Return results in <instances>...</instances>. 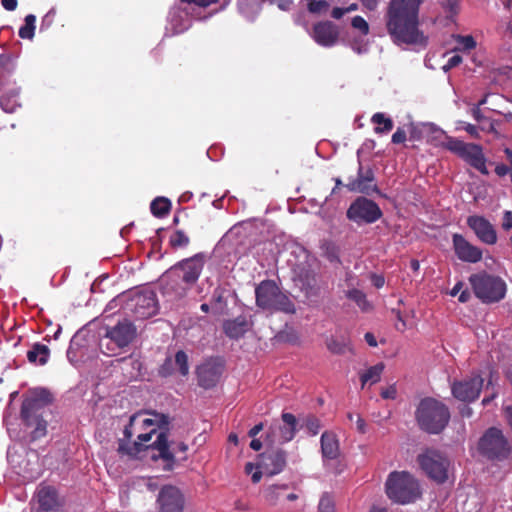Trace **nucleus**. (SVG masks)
<instances>
[{"label":"nucleus","mask_w":512,"mask_h":512,"mask_svg":"<svg viewBox=\"0 0 512 512\" xmlns=\"http://www.w3.org/2000/svg\"><path fill=\"white\" fill-rule=\"evenodd\" d=\"M126 308L136 319H147L157 313L158 303L153 291L134 294L127 302Z\"/></svg>","instance_id":"13"},{"label":"nucleus","mask_w":512,"mask_h":512,"mask_svg":"<svg viewBox=\"0 0 512 512\" xmlns=\"http://www.w3.org/2000/svg\"><path fill=\"white\" fill-rule=\"evenodd\" d=\"M282 424L271 426L268 437L272 436V442L284 444L291 441L297 432V418L289 412H283L281 415Z\"/></svg>","instance_id":"19"},{"label":"nucleus","mask_w":512,"mask_h":512,"mask_svg":"<svg viewBox=\"0 0 512 512\" xmlns=\"http://www.w3.org/2000/svg\"><path fill=\"white\" fill-rule=\"evenodd\" d=\"M263 423H259L257 425H255L254 427H252L249 432H248V436L251 437V438H254L256 435H258L262 430H263Z\"/></svg>","instance_id":"59"},{"label":"nucleus","mask_w":512,"mask_h":512,"mask_svg":"<svg viewBox=\"0 0 512 512\" xmlns=\"http://www.w3.org/2000/svg\"><path fill=\"white\" fill-rule=\"evenodd\" d=\"M505 416L507 418L509 425L512 427V406H507L505 408Z\"/></svg>","instance_id":"64"},{"label":"nucleus","mask_w":512,"mask_h":512,"mask_svg":"<svg viewBox=\"0 0 512 512\" xmlns=\"http://www.w3.org/2000/svg\"><path fill=\"white\" fill-rule=\"evenodd\" d=\"M2 6L7 11H14L17 8L18 1L17 0H2Z\"/></svg>","instance_id":"55"},{"label":"nucleus","mask_w":512,"mask_h":512,"mask_svg":"<svg viewBox=\"0 0 512 512\" xmlns=\"http://www.w3.org/2000/svg\"><path fill=\"white\" fill-rule=\"evenodd\" d=\"M205 264V255L203 253H197L192 257L183 259L176 263L171 270L172 271H181L182 276L181 279L185 284L193 285L195 284L203 270Z\"/></svg>","instance_id":"17"},{"label":"nucleus","mask_w":512,"mask_h":512,"mask_svg":"<svg viewBox=\"0 0 512 512\" xmlns=\"http://www.w3.org/2000/svg\"><path fill=\"white\" fill-rule=\"evenodd\" d=\"M364 339H365V341L367 342V344L369 346H371V347H376L377 346L376 338H375V336L371 332H367L364 335Z\"/></svg>","instance_id":"60"},{"label":"nucleus","mask_w":512,"mask_h":512,"mask_svg":"<svg viewBox=\"0 0 512 512\" xmlns=\"http://www.w3.org/2000/svg\"><path fill=\"white\" fill-rule=\"evenodd\" d=\"M224 370V361L210 358L197 367L196 374L199 386L210 389L216 386Z\"/></svg>","instance_id":"16"},{"label":"nucleus","mask_w":512,"mask_h":512,"mask_svg":"<svg viewBox=\"0 0 512 512\" xmlns=\"http://www.w3.org/2000/svg\"><path fill=\"white\" fill-rule=\"evenodd\" d=\"M320 442L323 458L334 460L339 456V442L334 433L325 431L321 435Z\"/></svg>","instance_id":"28"},{"label":"nucleus","mask_w":512,"mask_h":512,"mask_svg":"<svg viewBox=\"0 0 512 512\" xmlns=\"http://www.w3.org/2000/svg\"><path fill=\"white\" fill-rule=\"evenodd\" d=\"M465 130L467 131V133H469L471 136L477 138L478 137V129L475 125L473 124H467L465 126Z\"/></svg>","instance_id":"62"},{"label":"nucleus","mask_w":512,"mask_h":512,"mask_svg":"<svg viewBox=\"0 0 512 512\" xmlns=\"http://www.w3.org/2000/svg\"><path fill=\"white\" fill-rule=\"evenodd\" d=\"M461 62H462V57L458 54H455L448 59L447 63L444 65L443 69L445 71H448V70L458 66Z\"/></svg>","instance_id":"49"},{"label":"nucleus","mask_w":512,"mask_h":512,"mask_svg":"<svg viewBox=\"0 0 512 512\" xmlns=\"http://www.w3.org/2000/svg\"><path fill=\"white\" fill-rule=\"evenodd\" d=\"M385 491L390 500L405 505L415 502L422 495L418 480L406 471H393L388 475Z\"/></svg>","instance_id":"5"},{"label":"nucleus","mask_w":512,"mask_h":512,"mask_svg":"<svg viewBox=\"0 0 512 512\" xmlns=\"http://www.w3.org/2000/svg\"><path fill=\"white\" fill-rule=\"evenodd\" d=\"M345 8H340V7H335L333 8L332 12H331V16L334 18V19H340L343 17V15L345 14Z\"/></svg>","instance_id":"61"},{"label":"nucleus","mask_w":512,"mask_h":512,"mask_svg":"<svg viewBox=\"0 0 512 512\" xmlns=\"http://www.w3.org/2000/svg\"><path fill=\"white\" fill-rule=\"evenodd\" d=\"M417 461L430 479L438 484L447 481L450 462L442 453L434 449H427L418 455Z\"/></svg>","instance_id":"10"},{"label":"nucleus","mask_w":512,"mask_h":512,"mask_svg":"<svg viewBox=\"0 0 512 512\" xmlns=\"http://www.w3.org/2000/svg\"><path fill=\"white\" fill-rule=\"evenodd\" d=\"M24 25L19 29V37L22 39H32L35 34L36 17L33 14H28L24 19Z\"/></svg>","instance_id":"37"},{"label":"nucleus","mask_w":512,"mask_h":512,"mask_svg":"<svg viewBox=\"0 0 512 512\" xmlns=\"http://www.w3.org/2000/svg\"><path fill=\"white\" fill-rule=\"evenodd\" d=\"M121 362L124 364H129L134 369H137V370H140V368H141V362L139 360L133 359L132 357L123 358V359H121Z\"/></svg>","instance_id":"56"},{"label":"nucleus","mask_w":512,"mask_h":512,"mask_svg":"<svg viewBox=\"0 0 512 512\" xmlns=\"http://www.w3.org/2000/svg\"><path fill=\"white\" fill-rule=\"evenodd\" d=\"M452 243L455 254L461 261L477 263L482 259V250L471 244L463 235L458 233L453 234Z\"/></svg>","instance_id":"21"},{"label":"nucleus","mask_w":512,"mask_h":512,"mask_svg":"<svg viewBox=\"0 0 512 512\" xmlns=\"http://www.w3.org/2000/svg\"><path fill=\"white\" fill-rule=\"evenodd\" d=\"M371 122L376 124V127L374 128V132L376 134L388 133L394 127L392 119L386 117L385 114L381 112L375 113L371 118Z\"/></svg>","instance_id":"33"},{"label":"nucleus","mask_w":512,"mask_h":512,"mask_svg":"<svg viewBox=\"0 0 512 512\" xmlns=\"http://www.w3.org/2000/svg\"><path fill=\"white\" fill-rule=\"evenodd\" d=\"M469 283L475 296L483 303H496L506 295V283L499 276L481 271L470 275Z\"/></svg>","instance_id":"7"},{"label":"nucleus","mask_w":512,"mask_h":512,"mask_svg":"<svg viewBox=\"0 0 512 512\" xmlns=\"http://www.w3.org/2000/svg\"><path fill=\"white\" fill-rule=\"evenodd\" d=\"M472 116L478 122L481 121L484 118V116H483V114H482V112H481L479 107H474L472 109Z\"/></svg>","instance_id":"63"},{"label":"nucleus","mask_w":512,"mask_h":512,"mask_svg":"<svg viewBox=\"0 0 512 512\" xmlns=\"http://www.w3.org/2000/svg\"><path fill=\"white\" fill-rule=\"evenodd\" d=\"M415 418L423 431L429 434H439L450 420V411L441 401L427 397L420 401Z\"/></svg>","instance_id":"4"},{"label":"nucleus","mask_w":512,"mask_h":512,"mask_svg":"<svg viewBox=\"0 0 512 512\" xmlns=\"http://www.w3.org/2000/svg\"><path fill=\"white\" fill-rule=\"evenodd\" d=\"M299 281L302 285V290L305 291L307 295L316 294V275L311 270H302L298 274Z\"/></svg>","instance_id":"34"},{"label":"nucleus","mask_w":512,"mask_h":512,"mask_svg":"<svg viewBox=\"0 0 512 512\" xmlns=\"http://www.w3.org/2000/svg\"><path fill=\"white\" fill-rule=\"evenodd\" d=\"M346 297L354 301L358 305V307L363 311H367L371 308V305L367 300L365 293L359 289L348 290L346 292Z\"/></svg>","instance_id":"36"},{"label":"nucleus","mask_w":512,"mask_h":512,"mask_svg":"<svg viewBox=\"0 0 512 512\" xmlns=\"http://www.w3.org/2000/svg\"><path fill=\"white\" fill-rule=\"evenodd\" d=\"M351 24L353 28L359 30L363 35H367L369 33V25L363 17H353Z\"/></svg>","instance_id":"45"},{"label":"nucleus","mask_w":512,"mask_h":512,"mask_svg":"<svg viewBox=\"0 0 512 512\" xmlns=\"http://www.w3.org/2000/svg\"><path fill=\"white\" fill-rule=\"evenodd\" d=\"M182 2L188 3V4H194L199 7H208L211 4L217 3L219 0H181Z\"/></svg>","instance_id":"52"},{"label":"nucleus","mask_w":512,"mask_h":512,"mask_svg":"<svg viewBox=\"0 0 512 512\" xmlns=\"http://www.w3.org/2000/svg\"><path fill=\"white\" fill-rule=\"evenodd\" d=\"M467 225L481 242L487 245H494L497 242L496 229L484 216H469L467 218Z\"/></svg>","instance_id":"20"},{"label":"nucleus","mask_w":512,"mask_h":512,"mask_svg":"<svg viewBox=\"0 0 512 512\" xmlns=\"http://www.w3.org/2000/svg\"><path fill=\"white\" fill-rule=\"evenodd\" d=\"M337 27L330 21L319 22L313 27V38L322 46H333L338 40Z\"/></svg>","instance_id":"25"},{"label":"nucleus","mask_w":512,"mask_h":512,"mask_svg":"<svg viewBox=\"0 0 512 512\" xmlns=\"http://www.w3.org/2000/svg\"><path fill=\"white\" fill-rule=\"evenodd\" d=\"M256 305L268 311L294 314L296 307L273 280H263L255 288Z\"/></svg>","instance_id":"6"},{"label":"nucleus","mask_w":512,"mask_h":512,"mask_svg":"<svg viewBox=\"0 0 512 512\" xmlns=\"http://www.w3.org/2000/svg\"><path fill=\"white\" fill-rule=\"evenodd\" d=\"M323 256L330 262V263H340L339 258V249L337 246L333 243H326L323 246Z\"/></svg>","instance_id":"43"},{"label":"nucleus","mask_w":512,"mask_h":512,"mask_svg":"<svg viewBox=\"0 0 512 512\" xmlns=\"http://www.w3.org/2000/svg\"><path fill=\"white\" fill-rule=\"evenodd\" d=\"M52 401V394L44 388L32 391L23 399L20 418L26 427L33 428L30 434L32 441L46 436L48 423L44 419L43 413Z\"/></svg>","instance_id":"2"},{"label":"nucleus","mask_w":512,"mask_h":512,"mask_svg":"<svg viewBox=\"0 0 512 512\" xmlns=\"http://www.w3.org/2000/svg\"><path fill=\"white\" fill-rule=\"evenodd\" d=\"M189 243L190 239L183 230L174 231L169 238V244L174 249L186 247Z\"/></svg>","instance_id":"39"},{"label":"nucleus","mask_w":512,"mask_h":512,"mask_svg":"<svg viewBox=\"0 0 512 512\" xmlns=\"http://www.w3.org/2000/svg\"><path fill=\"white\" fill-rule=\"evenodd\" d=\"M446 141L442 143V147L454 153L471 167L478 170L483 175H488L486 167V158L480 145L474 143H465L454 137L445 136Z\"/></svg>","instance_id":"9"},{"label":"nucleus","mask_w":512,"mask_h":512,"mask_svg":"<svg viewBox=\"0 0 512 512\" xmlns=\"http://www.w3.org/2000/svg\"><path fill=\"white\" fill-rule=\"evenodd\" d=\"M50 358V349L47 345L42 343H34L31 349L27 352V359L34 365H45Z\"/></svg>","instance_id":"29"},{"label":"nucleus","mask_w":512,"mask_h":512,"mask_svg":"<svg viewBox=\"0 0 512 512\" xmlns=\"http://www.w3.org/2000/svg\"><path fill=\"white\" fill-rule=\"evenodd\" d=\"M327 349L333 354H344L347 348V343L344 339H336L334 337H330L326 340Z\"/></svg>","instance_id":"41"},{"label":"nucleus","mask_w":512,"mask_h":512,"mask_svg":"<svg viewBox=\"0 0 512 512\" xmlns=\"http://www.w3.org/2000/svg\"><path fill=\"white\" fill-rule=\"evenodd\" d=\"M137 415H132L129 419V423L128 425L125 426L124 428V431H123V434H124V438L123 439H126V440H131L132 436H133V427L137 421Z\"/></svg>","instance_id":"48"},{"label":"nucleus","mask_w":512,"mask_h":512,"mask_svg":"<svg viewBox=\"0 0 512 512\" xmlns=\"http://www.w3.org/2000/svg\"><path fill=\"white\" fill-rule=\"evenodd\" d=\"M344 186L350 192L361 193L364 195H371L372 193L379 194V189L375 182L374 171L370 167H364L361 163H359L357 169V176L355 178H351Z\"/></svg>","instance_id":"15"},{"label":"nucleus","mask_w":512,"mask_h":512,"mask_svg":"<svg viewBox=\"0 0 512 512\" xmlns=\"http://www.w3.org/2000/svg\"><path fill=\"white\" fill-rule=\"evenodd\" d=\"M302 428H305L312 436L317 435L322 427L321 421L313 414H309L302 419Z\"/></svg>","instance_id":"38"},{"label":"nucleus","mask_w":512,"mask_h":512,"mask_svg":"<svg viewBox=\"0 0 512 512\" xmlns=\"http://www.w3.org/2000/svg\"><path fill=\"white\" fill-rule=\"evenodd\" d=\"M154 416L155 419H144L142 424L148 427L156 423L160 431L153 428L147 433L139 434L137 442L143 443V451L148 449L157 450L158 454L151 455V458L153 460H164L167 463V469H172L175 463V457L170 450L168 441L169 417L164 414H154Z\"/></svg>","instance_id":"3"},{"label":"nucleus","mask_w":512,"mask_h":512,"mask_svg":"<svg viewBox=\"0 0 512 512\" xmlns=\"http://www.w3.org/2000/svg\"><path fill=\"white\" fill-rule=\"evenodd\" d=\"M319 512H335V499L333 495L328 492L322 494L319 504H318Z\"/></svg>","instance_id":"42"},{"label":"nucleus","mask_w":512,"mask_h":512,"mask_svg":"<svg viewBox=\"0 0 512 512\" xmlns=\"http://www.w3.org/2000/svg\"><path fill=\"white\" fill-rule=\"evenodd\" d=\"M423 0H390L385 14L386 28L395 44L426 46L428 38L419 29V8Z\"/></svg>","instance_id":"1"},{"label":"nucleus","mask_w":512,"mask_h":512,"mask_svg":"<svg viewBox=\"0 0 512 512\" xmlns=\"http://www.w3.org/2000/svg\"><path fill=\"white\" fill-rule=\"evenodd\" d=\"M362 5L369 11H374L378 6V0H360Z\"/></svg>","instance_id":"58"},{"label":"nucleus","mask_w":512,"mask_h":512,"mask_svg":"<svg viewBox=\"0 0 512 512\" xmlns=\"http://www.w3.org/2000/svg\"><path fill=\"white\" fill-rule=\"evenodd\" d=\"M384 368V363L380 362L374 366H371L364 373H362L360 376L362 387H364L368 382H370V384L379 382Z\"/></svg>","instance_id":"32"},{"label":"nucleus","mask_w":512,"mask_h":512,"mask_svg":"<svg viewBox=\"0 0 512 512\" xmlns=\"http://www.w3.org/2000/svg\"><path fill=\"white\" fill-rule=\"evenodd\" d=\"M510 171V168L505 165V164H498L496 167H495V173L499 176V177H503L505 175H507Z\"/></svg>","instance_id":"57"},{"label":"nucleus","mask_w":512,"mask_h":512,"mask_svg":"<svg viewBox=\"0 0 512 512\" xmlns=\"http://www.w3.org/2000/svg\"><path fill=\"white\" fill-rule=\"evenodd\" d=\"M157 502L159 512H182L184 508V497L181 491L172 485L162 487Z\"/></svg>","instance_id":"18"},{"label":"nucleus","mask_w":512,"mask_h":512,"mask_svg":"<svg viewBox=\"0 0 512 512\" xmlns=\"http://www.w3.org/2000/svg\"><path fill=\"white\" fill-rule=\"evenodd\" d=\"M502 228L505 231H509L512 228V212L505 211L502 219Z\"/></svg>","instance_id":"51"},{"label":"nucleus","mask_w":512,"mask_h":512,"mask_svg":"<svg viewBox=\"0 0 512 512\" xmlns=\"http://www.w3.org/2000/svg\"><path fill=\"white\" fill-rule=\"evenodd\" d=\"M151 213L158 218H162L169 214L171 210V202L168 198L157 197L150 204Z\"/></svg>","instance_id":"35"},{"label":"nucleus","mask_w":512,"mask_h":512,"mask_svg":"<svg viewBox=\"0 0 512 512\" xmlns=\"http://www.w3.org/2000/svg\"><path fill=\"white\" fill-rule=\"evenodd\" d=\"M211 308L214 313L221 314L226 307V300L223 296V291L219 288L215 289L211 297Z\"/></svg>","instance_id":"40"},{"label":"nucleus","mask_w":512,"mask_h":512,"mask_svg":"<svg viewBox=\"0 0 512 512\" xmlns=\"http://www.w3.org/2000/svg\"><path fill=\"white\" fill-rule=\"evenodd\" d=\"M307 9L310 13L321 14L327 11L329 3L326 0H306Z\"/></svg>","instance_id":"44"},{"label":"nucleus","mask_w":512,"mask_h":512,"mask_svg":"<svg viewBox=\"0 0 512 512\" xmlns=\"http://www.w3.org/2000/svg\"><path fill=\"white\" fill-rule=\"evenodd\" d=\"M106 336L115 342L119 348H123L129 345L136 337V327L125 319L108 329Z\"/></svg>","instance_id":"23"},{"label":"nucleus","mask_w":512,"mask_h":512,"mask_svg":"<svg viewBox=\"0 0 512 512\" xmlns=\"http://www.w3.org/2000/svg\"><path fill=\"white\" fill-rule=\"evenodd\" d=\"M251 323L246 316L240 315L234 319L226 320L223 323V331L225 335L234 340L243 337L250 329Z\"/></svg>","instance_id":"27"},{"label":"nucleus","mask_w":512,"mask_h":512,"mask_svg":"<svg viewBox=\"0 0 512 512\" xmlns=\"http://www.w3.org/2000/svg\"><path fill=\"white\" fill-rule=\"evenodd\" d=\"M489 390H491L490 394L486 395L482 400V404L484 406H487L491 401H493L497 397V394H498L491 378L489 379V381L486 385V391L488 392Z\"/></svg>","instance_id":"47"},{"label":"nucleus","mask_w":512,"mask_h":512,"mask_svg":"<svg viewBox=\"0 0 512 512\" xmlns=\"http://www.w3.org/2000/svg\"><path fill=\"white\" fill-rule=\"evenodd\" d=\"M406 140V132L402 128H398L392 135V143L401 144Z\"/></svg>","instance_id":"50"},{"label":"nucleus","mask_w":512,"mask_h":512,"mask_svg":"<svg viewBox=\"0 0 512 512\" xmlns=\"http://www.w3.org/2000/svg\"><path fill=\"white\" fill-rule=\"evenodd\" d=\"M36 498L39 509L44 512H57L61 506L57 489L50 485H40Z\"/></svg>","instance_id":"24"},{"label":"nucleus","mask_w":512,"mask_h":512,"mask_svg":"<svg viewBox=\"0 0 512 512\" xmlns=\"http://www.w3.org/2000/svg\"><path fill=\"white\" fill-rule=\"evenodd\" d=\"M370 278L374 287L378 289L382 288L385 284V278L382 275L372 274Z\"/></svg>","instance_id":"53"},{"label":"nucleus","mask_w":512,"mask_h":512,"mask_svg":"<svg viewBox=\"0 0 512 512\" xmlns=\"http://www.w3.org/2000/svg\"><path fill=\"white\" fill-rule=\"evenodd\" d=\"M477 449L480 455L491 461H503L512 451L502 430L496 427H490L484 432L478 441Z\"/></svg>","instance_id":"8"},{"label":"nucleus","mask_w":512,"mask_h":512,"mask_svg":"<svg viewBox=\"0 0 512 512\" xmlns=\"http://www.w3.org/2000/svg\"><path fill=\"white\" fill-rule=\"evenodd\" d=\"M141 451H143V443L135 442L126 439H119L117 452L121 456H128L131 458L136 457Z\"/></svg>","instance_id":"31"},{"label":"nucleus","mask_w":512,"mask_h":512,"mask_svg":"<svg viewBox=\"0 0 512 512\" xmlns=\"http://www.w3.org/2000/svg\"><path fill=\"white\" fill-rule=\"evenodd\" d=\"M382 215L379 205L364 196L357 197L346 211V217L358 225L375 223Z\"/></svg>","instance_id":"11"},{"label":"nucleus","mask_w":512,"mask_h":512,"mask_svg":"<svg viewBox=\"0 0 512 512\" xmlns=\"http://www.w3.org/2000/svg\"><path fill=\"white\" fill-rule=\"evenodd\" d=\"M175 372L183 377L189 374L188 356L183 350L177 351L174 358L166 357L158 368V375L164 378L172 376Z\"/></svg>","instance_id":"22"},{"label":"nucleus","mask_w":512,"mask_h":512,"mask_svg":"<svg viewBox=\"0 0 512 512\" xmlns=\"http://www.w3.org/2000/svg\"><path fill=\"white\" fill-rule=\"evenodd\" d=\"M484 379L478 375H472L460 381H454L451 385L452 395L462 402L475 401L483 388Z\"/></svg>","instance_id":"14"},{"label":"nucleus","mask_w":512,"mask_h":512,"mask_svg":"<svg viewBox=\"0 0 512 512\" xmlns=\"http://www.w3.org/2000/svg\"><path fill=\"white\" fill-rule=\"evenodd\" d=\"M456 40H457V43L459 45H461V48L463 50H471L476 47V41L473 38V36H471V35H467V36L458 35Z\"/></svg>","instance_id":"46"},{"label":"nucleus","mask_w":512,"mask_h":512,"mask_svg":"<svg viewBox=\"0 0 512 512\" xmlns=\"http://www.w3.org/2000/svg\"><path fill=\"white\" fill-rule=\"evenodd\" d=\"M381 397L383 399H394L396 397V388L391 386L385 390H382Z\"/></svg>","instance_id":"54"},{"label":"nucleus","mask_w":512,"mask_h":512,"mask_svg":"<svg viewBox=\"0 0 512 512\" xmlns=\"http://www.w3.org/2000/svg\"><path fill=\"white\" fill-rule=\"evenodd\" d=\"M289 484H273L268 486L264 490L265 501L269 505H276L281 499H287L288 501H295L299 498L298 494L294 492H288Z\"/></svg>","instance_id":"26"},{"label":"nucleus","mask_w":512,"mask_h":512,"mask_svg":"<svg viewBox=\"0 0 512 512\" xmlns=\"http://www.w3.org/2000/svg\"><path fill=\"white\" fill-rule=\"evenodd\" d=\"M0 107L5 113H15L21 107L19 102V92L16 90L8 91L0 96Z\"/></svg>","instance_id":"30"},{"label":"nucleus","mask_w":512,"mask_h":512,"mask_svg":"<svg viewBox=\"0 0 512 512\" xmlns=\"http://www.w3.org/2000/svg\"><path fill=\"white\" fill-rule=\"evenodd\" d=\"M287 464V453L283 449L266 451L260 455V462L257 464V470L252 474V482L258 483L263 474L274 476L281 473Z\"/></svg>","instance_id":"12"}]
</instances>
